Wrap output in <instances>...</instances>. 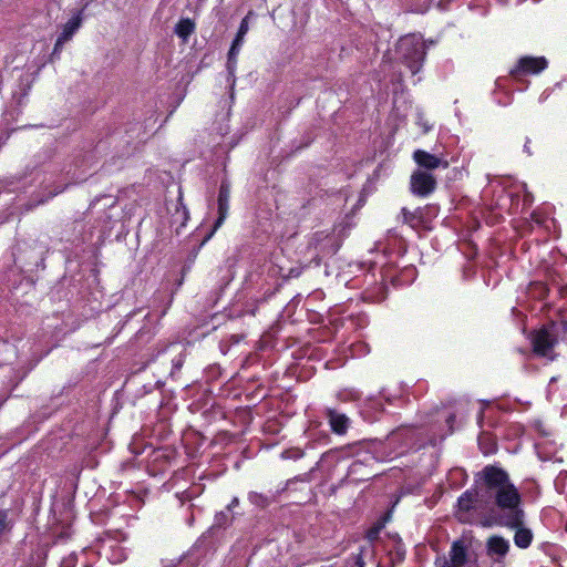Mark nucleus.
Listing matches in <instances>:
<instances>
[{"label": "nucleus", "mask_w": 567, "mask_h": 567, "mask_svg": "<svg viewBox=\"0 0 567 567\" xmlns=\"http://www.w3.org/2000/svg\"><path fill=\"white\" fill-rule=\"evenodd\" d=\"M64 43V41L56 39L53 51L49 56L50 63H54L56 60H60Z\"/></svg>", "instance_id": "26"}, {"label": "nucleus", "mask_w": 567, "mask_h": 567, "mask_svg": "<svg viewBox=\"0 0 567 567\" xmlns=\"http://www.w3.org/2000/svg\"><path fill=\"white\" fill-rule=\"evenodd\" d=\"M413 159L415 163L427 171H433L439 167L447 168L449 162L437 157L436 155H433L426 151L423 150H416L413 153Z\"/></svg>", "instance_id": "12"}, {"label": "nucleus", "mask_w": 567, "mask_h": 567, "mask_svg": "<svg viewBox=\"0 0 567 567\" xmlns=\"http://www.w3.org/2000/svg\"><path fill=\"white\" fill-rule=\"evenodd\" d=\"M527 292L532 298L543 300L547 297L549 288L542 281H534L530 282Z\"/></svg>", "instance_id": "25"}, {"label": "nucleus", "mask_w": 567, "mask_h": 567, "mask_svg": "<svg viewBox=\"0 0 567 567\" xmlns=\"http://www.w3.org/2000/svg\"><path fill=\"white\" fill-rule=\"evenodd\" d=\"M417 124L422 127V133L426 134L432 130V125H430L423 117H420Z\"/></svg>", "instance_id": "30"}, {"label": "nucleus", "mask_w": 567, "mask_h": 567, "mask_svg": "<svg viewBox=\"0 0 567 567\" xmlns=\"http://www.w3.org/2000/svg\"><path fill=\"white\" fill-rule=\"evenodd\" d=\"M234 515L226 511H220L215 515L213 525L204 533L193 547V551L203 549L208 551L214 549L225 537V532L231 526Z\"/></svg>", "instance_id": "3"}, {"label": "nucleus", "mask_w": 567, "mask_h": 567, "mask_svg": "<svg viewBox=\"0 0 567 567\" xmlns=\"http://www.w3.org/2000/svg\"><path fill=\"white\" fill-rule=\"evenodd\" d=\"M559 340H567V321L550 322L532 336L533 351L537 357L554 361L557 354L554 352Z\"/></svg>", "instance_id": "2"}, {"label": "nucleus", "mask_w": 567, "mask_h": 567, "mask_svg": "<svg viewBox=\"0 0 567 567\" xmlns=\"http://www.w3.org/2000/svg\"><path fill=\"white\" fill-rule=\"evenodd\" d=\"M164 351H169L176 355L172 358V370L171 377H175L183 368L185 359L187 357L186 346L181 343H171L164 348Z\"/></svg>", "instance_id": "18"}, {"label": "nucleus", "mask_w": 567, "mask_h": 567, "mask_svg": "<svg viewBox=\"0 0 567 567\" xmlns=\"http://www.w3.org/2000/svg\"><path fill=\"white\" fill-rule=\"evenodd\" d=\"M436 184V178L430 172L419 168L411 175L410 189L419 197H426L435 190Z\"/></svg>", "instance_id": "10"}, {"label": "nucleus", "mask_w": 567, "mask_h": 567, "mask_svg": "<svg viewBox=\"0 0 567 567\" xmlns=\"http://www.w3.org/2000/svg\"><path fill=\"white\" fill-rule=\"evenodd\" d=\"M471 539L462 537L452 543L450 559L440 556L435 559V567H464L468 561Z\"/></svg>", "instance_id": "7"}, {"label": "nucleus", "mask_w": 567, "mask_h": 567, "mask_svg": "<svg viewBox=\"0 0 567 567\" xmlns=\"http://www.w3.org/2000/svg\"><path fill=\"white\" fill-rule=\"evenodd\" d=\"M234 341L238 342V339L236 338V334H233Z\"/></svg>", "instance_id": "38"}, {"label": "nucleus", "mask_w": 567, "mask_h": 567, "mask_svg": "<svg viewBox=\"0 0 567 567\" xmlns=\"http://www.w3.org/2000/svg\"><path fill=\"white\" fill-rule=\"evenodd\" d=\"M49 553V544H34L31 546L25 559V567H44Z\"/></svg>", "instance_id": "17"}, {"label": "nucleus", "mask_w": 567, "mask_h": 567, "mask_svg": "<svg viewBox=\"0 0 567 567\" xmlns=\"http://www.w3.org/2000/svg\"><path fill=\"white\" fill-rule=\"evenodd\" d=\"M529 144H530V140H529V138H527V140H526V142H525V144H524V152H525L527 155H532V154H533V153H532V151H530V145H529Z\"/></svg>", "instance_id": "32"}, {"label": "nucleus", "mask_w": 567, "mask_h": 567, "mask_svg": "<svg viewBox=\"0 0 567 567\" xmlns=\"http://www.w3.org/2000/svg\"><path fill=\"white\" fill-rule=\"evenodd\" d=\"M415 426L412 425H401L393 430L385 440L386 444L392 449L389 455L392 453L401 454L403 451H400V449L412 446L415 442Z\"/></svg>", "instance_id": "9"}, {"label": "nucleus", "mask_w": 567, "mask_h": 567, "mask_svg": "<svg viewBox=\"0 0 567 567\" xmlns=\"http://www.w3.org/2000/svg\"><path fill=\"white\" fill-rule=\"evenodd\" d=\"M477 498V491L476 489H468L464 492L457 501L458 509L462 512H470L474 508V504Z\"/></svg>", "instance_id": "24"}, {"label": "nucleus", "mask_w": 567, "mask_h": 567, "mask_svg": "<svg viewBox=\"0 0 567 567\" xmlns=\"http://www.w3.org/2000/svg\"><path fill=\"white\" fill-rule=\"evenodd\" d=\"M547 65L548 62L544 56H522L511 70L509 74L515 81L522 82L524 76L538 74L544 71Z\"/></svg>", "instance_id": "8"}, {"label": "nucleus", "mask_w": 567, "mask_h": 567, "mask_svg": "<svg viewBox=\"0 0 567 567\" xmlns=\"http://www.w3.org/2000/svg\"><path fill=\"white\" fill-rule=\"evenodd\" d=\"M357 565L358 567H363V564L360 560L357 561Z\"/></svg>", "instance_id": "37"}, {"label": "nucleus", "mask_w": 567, "mask_h": 567, "mask_svg": "<svg viewBox=\"0 0 567 567\" xmlns=\"http://www.w3.org/2000/svg\"><path fill=\"white\" fill-rule=\"evenodd\" d=\"M396 51L413 75L421 70L426 54L423 42L413 37H404L400 39Z\"/></svg>", "instance_id": "5"}, {"label": "nucleus", "mask_w": 567, "mask_h": 567, "mask_svg": "<svg viewBox=\"0 0 567 567\" xmlns=\"http://www.w3.org/2000/svg\"><path fill=\"white\" fill-rule=\"evenodd\" d=\"M239 505V499L238 497H234L231 499V502L227 505V507L225 508L226 512L228 513H231L233 508L238 506Z\"/></svg>", "instance_id": "31"}, {"label": "nucleus", "mask_w": 567, "mask_h": 567, "mask_svg": "<svg viewBox=\"0 0 567 567\" xmlns=\"http://www.w3.org/2000/svg\"><path fill=\"white\" fill-rule=\"evenodd\" d=\"M309 143H310V141L308 140V141H307L305 144H302L299 148L305 147V146H308V145H309Z\"/></svg>", "instance_id": "36"}, {"label": "nucleus", "mask_w": 567, "mask_h": 567, "mask_svg": "<svg viewBox=\"0 0 567 567\" xmlns=\"http://www.w3.org/2000/svg\"><path fill=\"white\" fill-rule=\"evenodd\" d=\"M373 534H377V530H370L369 532V537L372 538L373 537Z\"/></svg>", "instance_id": "35"}, {"label": "nucleus", "mask_w": 567, "mask_h": 567, "mask_svg": "<svg viewBox=\"0 0 567 567\" xmlns=\"http://www.w3.org/2000/svg\"><path fill=\"white\" fill-rule=\"evenodd\" d=\"M480 475L484 496L493 504L489 516L494 524L515 529V545L522 549L528 548L534 535L524 526L522 495L511 482L508 473L498 466L486 465Z\"/></svg>", "instance_id": "1"}, {"label": "nucleus", "mask_w": 567, "mask_h": 567, "mask_svg": "<svg viewBox=\"0 0 567 567\" xmlns=\"http://www.w3.org/2000/svg\"><path fill=\"white\" fill-rule=\"evenodd\" d=\"M234 341L238 342V339L236 338V334H233Z\"/></svg>", "instance_id": "39"}, {"label": "nucleus", "mask_w": 567, "mask_h": 567, "mask_svg": "<svg viewBox=\"0 0 567 567\" xmlns=\"http://www.w3.org/2000/svg\"><path fill=\"white\" fill-rule=\"evenodd\" d=\"M78 560V555L75 553H71L66 557H64L61 561L60 567H74Z\"/></svg>", "instance_id": "28"}, {"label": "nucleus", "mask_w": 567, "mask_h": 567, "mask_svg": "<svg viewBox=\"0 0 567 567\" xmlns=\"http://www.w3.org/2000/svg\"><path fill=\"white\" fill-rule=\"evenodd\" d=\"M282 491H285V487L277 491H268L267 493L251 491L248 493V501L254 506L260 509H266L271 504L278 501V496L281 494Z\"/></svg>", "instance_id": "15"}, {"label": "nucleus", "mask_w": 567, "mask_h": 567, "mask_svg": "<svg viewBox=\"0 0 567 567\" xmlns=\"http://www.w3.org/2000/svg\"><path fill=\"white\" fill-rule=\"evenodd\" d=\"M244 39L238 38L237 35L233 40L230 49L227 55V71L230 76L235 75L236 64H237V55L241 49Z\"/></svg>", "instance_id": "22"}, {"label": "nucleus", "mask_w": 567, "mask_h": 567, "mask_svg": "<svg viewBox=\"0 0 567 567\" xmlns=\"http://www.w3.org/2000/svg\"><path fill=\"white\" fill-rule=\"evenodd\" d=\"M340 247L341 240L334 234L315 233L308 244L309 251H312L310 264L315 267L321 266L324 259L334 256Z\"/></svg>", "instance_id": "4"}, {"label": "nucleus", "mask_w": 567, "mask_h": 567, "mask_svg": "<svg viewBox=\"0 0 567 567\" xmlns=\"http://www.w3.org/2000/svg\"><path fill=\"white\" fill-rule=\"evenodd\" d=\"M83 11L84 8L79 10L76 14H74L64 25L62 32L59 34L58 39L68 42L70 41L76 31L81 28L83 22Z\"/></svg>", "instance_id": "19"}, {"label": "nucleus", "mask_w": 567, "mask_h": 567, "mask_svg": "<svg viewBox=\"0 0 567 567\" xmlns=\"http://www.w3.org/2000/svg\"><path fill=\"white\" fill-rule=\"evenodd\" d=\"M248 32V21H247V18H244L240 22V25H239V29L237 31V37L238 38H245L246 33Z\"/></svg>", "instance_id": "29"}, {"label": "nucleus", "mask_w": 567, "mask_h": 567, "mask_svg": "<svg viewBox=\"0 0 567 567\" xmlns=\"http://www.w3.org/2000/svg\"><path fill=\"white\" fill-rule=\"evenodd\" d=\"M196 24L189 18H182L175 25V34L183 40L184 43L188 42L189 37L195 32Z\"/></svg>", "instance_id": "21"}, {"label": "nucleus", "mask_w": 567, "mask_h": 567, "mask_svg": "<svg viewBox=\"0 0 567 567\" xmlns=\"http://www.w3.org/2000/svg\"><path fill=\"white\" fill-rule=\"evenodd\" d=\"M371 443L370 442H367V441H359V442H354L352 444H348V445H344V446H341V447H337V449H332L326 453L322 454L321 456V460L324 461L329 457H348V456H353L357 452L359 446H362V445H370Z\"/></svg>", "instance_id": "20"}, {"label": "nucleus", "mask_w": 567, "mask_h": 567, "mask_svg": "<svg viewBox=\"0 0 567 567\" xmlns=\"http://www.w3.org/2000/svg\"><path fill=\"white\" fill-rule=\"evenodd\" d=\"M302 456H303V451L300 449H290V450H286L282 453V457H285V458L299 460Z\"/></svg>", "instance_id": "27"}, {"label": "nucleus", "mask_w": 567, "mask_h": 567, "mask_svg": "<svg viewBox=\"0 0 567 567\" xmlns=\"http://www.w3.org/2000/svg\"><path fill=\"white\" fill-rule=\"evenodd\" d=\"M525 202H526V203H528V204L532 202V198H530V196H529V195H526V196H525Z\"/></svg>", "instance_id": "34"}, {"label": "nucleus", "mask_w": 567, "mask_h": 567, "mask_svg": "<svg viewBox=\"0 0 567 567\" xmlns=\"http://www.w3.org/2000/svg\"><path fill=\"white\" fill-rule=\"evenodd\" d=\"M234 341L238 342V339L236 338V334H233Z\"/></svg>", "instance_id": "40"}, {"label": "nucleus", "mask_w": 567, "mask_h": 567, "mask_svg": "<svg viewBox=\"0 0 567 567\" xmlns=\"http://www.w3.org/2000/svg\"><path fill=\"white\" fill-rule=\"evenodd\" d=\"M439 208L434 205H426L410 210L406 207L401 209L403 223L415 230H429L430 224L436 217Z\"/></svg>", "instance_id": "6"}, {"label": "nucleus", "mask_w": 567, "mask_h": 567, "mask_svg": "<svg viewBox=\"0 0 567 567\" xmlns=\"http://www.w3.org/2000/svg\"><path fill=\"white\" fill-rule=\"evenodd\" d=\"M229 199H230V183L227 178H223L220 182L218 197H217V207H218V217L214 223L213 229L207 236V238L212 237V235L223 225L225 219L227 218L229 210Z\"/></svg>", "instance_id": "11"}, {"label": "nucleus", "mask_w": 567, "mask_h": 567, "mask_svg": "<svg viewBox=\"0 0 567 567\" xmlns=\"http://www.w3.org/2000/svg\"><path fill=\"white\" fill-rule=\"evenodd\" d=\"M416 277V269L413 266L405 267L400 274L390 277V281L394 287L405 286L413 282Z\"/></svg>", "instance_id": "23"}, {"label": "nucleus", "mask_w": 567, "mask_h": 567, "mask_svg": "<svg viewBox=\"0 0 567 567\" xmlns=\"http://www.w3.org/2000/svg\"><path fill=\"white\" fill-rule=\"evenodd\" d=\"M390 567H394L404 560L405 547L399 535L390 536L389 542L384 545Z\"/></svg>", "instance_id": "13"}, {"label": "nucleus", "mask_w": 567, "mask_h": 567, "mask_svg": "<svg viewBox=\"0 0 567 567\" xmlns=\"http://www.w3.org/2000/svg\"><path fill=\"white\" fill-rule=\"evenodd\" d=\"M509 550V542L502 536H492L487 539L486 551L487 555L495 560L505 557Z\"/></svg>", "instance_id": "16"}, {"label": "nucleus", "mask_w": 567, "mask_h": 567, "mask_svg": "<svg viewBox=\"0 0 567 567\" xmlns=\"http://www.w3.org/2000/svg\"><path fill=\"white\" fill-rule=\"evenodd\" d=\"M454 420H455V415L454 414H450L446 417V423L450 425V427H452V423L454 422Z\"/></svg>", "instance_id": "33"}, {"label": "nucleus", "mask_w": 567, "mask_h": 567, "mask_svg": "<svg viewBox=\"0 0 567 567\" xmlns=\"http://www.w3.org/2000/svg\"><path fill=\"white\" fill-rule=\"evenodd\" d=\"M324 415L333 433L343 435L350 425V419L334 409H327Z\"/></svg>", "instance_id": "14"}]
</instances>
